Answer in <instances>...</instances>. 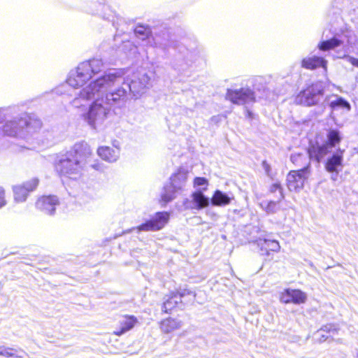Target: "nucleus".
Returning <instances> with one entry per match:
<instances>
[{"instance_id": "f257e3e1", "label": "nucleus", "mask_w": 358, "mask_h": 358, "mask_svg": "<svg viewBox=\"0 0 358 358\" xmlns=\"http://www.w3.org/2000/svg\"><path fill=\"white\" fill-rule=\"evenodd\" d=\"M103 68L102 60L93 59L79 64L76 68L70 71L66 80V84L74 89L81 88L77 96L71 101L73 106L79 108L82 105L81 101L95 98L110 86L111 83L121 80L122 71H113L93 79Z\"/></svg>"}, {"instance_id": "f03ea898", "label": "nucleus", "mask_w": 358, "mask_h": 358, "mask_svg": "<svg viewBox=\"0 0 358 358\" xmlns=\"http://www.w3.org/2000/svg\"><path fill=\"white\" fill-rule=\"evenodd\" d=\"M41 127L39 121L25 117L7 122L3 126V132L8 136L25 141L24 147L36 149L41 145L38 139Z\"/></svg>"}, {"instance_id": "7ed1b4c3", "label": "nucleus", "mask_w": 358, "mask_h": 358, "mask_svg": "<svg viewBox=\"0 0 358 358\" xmlns=\"http://www.w3.org/2000/svg\"><path fill=\"white\" fill-rule=\"evenodd\" d=\"M91 154V150L87 144H76L72 150L59 159L55 169L61 176L76 179L81 173L83 164Z\"/></svg>"}, {"instance_id": "20e7f679", "label": "nucleus", "mask_w": 358, "mask_h": 358, "mask_svg": "<svg viewBox=\"0 0 358 358\" xmlns=\"http://www.w3.org/2000/svg\"><path fill=\"white\" fill-rule=\"evenodd\" d=\"M102 93L92 99L94 101L90 105L87 110L81 115L83 120L94 129H98L103 124L110 110L108 103L101 97Z\"/></svg>"}, {"instance_id": "39448f33", "label": "nucleus", "mask_w": 358, "mask_h": 358, "mask_svg": "<svg viewBox=\"0 0 358 358\" xmlns=\"http://www.w3.org/2000/svg\"><path fill=\"white\" fill-rule=\"evenodd\" d=\"M118 71H122L121 80L117 83H111V85L118 84L122 80L127 83V86L129 89V92L132 97L138 99L141 97L151 86V78L145 71L134 72L123 78L124 71L122 69Z\"/></svg>"}, {"instance_id": "423d86ee", "label": "nucleus", "mask_w": 358, "mask_h": 358, "mask_svg": "<svg viewBox=\"0 0 358 358\" xmlns=\"http://www.w3.org/2000/svg\"><path fill=\"white\" fill-rule=\"evenodd\" d=\"M324 93V86L317 82L300 91L294 99V103L303 106H313L319 103Z\"/></svg>"}, {"instance_id": "0eeeda50", "label": "nucleus", "mask_w": 358, "mask_h": 358, "mask_svg": "<svg viewBox=\"0 0 358 358\" xmlns=\"http://www.w3.org/2000/svg\"><path fill=\"white\" fill-rule=\"evenodd\" d=\"M170 213L166 211L156 213L148 221L136 227L138 231H155L163 229L169 222Z\"/></svg>"}, {"instance_id": "6e6552de", "label": "nucleus", "mask_w": 358, "mask_h": 358, "mask_svg": "<svg viewBox=\"0 0 358 358\" xmlns=\"http://www.w3.org/2000/svg\"><path fill=\"white\" fill-rule=\"evenodd\" d=\"M310 174L309 167L306 166L298 171H290L287 176V185L290 191L299 192L303 188L304 182Z\"/></svg>"}, {"instance_id": "1a4fd4ad", "label": "nucleus", "mask_w": 358, "mask_h": 358, "mask_svg": "<svg viewBox=\"0 0 358 358\" xmlns=\"http://www.w3.org/2000/svg\"><path fill=\"white\" fill-rule=\"evenodd\" d=\"M182 205L185 210H200L210 205V199L199 190L193 191L183 200Z\"/></svg>"}, {"instance_id": "9d476101", "label": "nucleus", "mask_w": 358, "mask_h": 358, "mask_svg": "<svg viewBox=\"0 0 358 358\" xmlns=\"http://www.w3.org/2000/svg\"><path fill=\"white\" fill-rule=\"evenodd\" d=\"M226 98L235 104H245L255 100L254 92L249 88L229 89Z\"/></svg>"}, {"instance_id": "9b49d317", "label": "nucleus", "mask_w": 358, "mask_h": 358, "mask_svg": "<svg viewBox=\"0 0 358 358\" xmlns=\"http://www.w3.org/2000/svg\"><path fill=\"white\" fill-rule=\"evenodd\" d=\"M279 299L283 303L299 305L306 301L307 294L301 289L287 288L280 293Z\"/></svg>"}, {"instance_id": "f8f14e48", "label": "nucleus", "mask_w": 358, "mask_h": 358, "mask_svg": "<svg viewBox=\"0 0 358 358\" xmlns=\"http://www.w3.org/2000/svg\"><path fill=\"white\" fill-rule=\"evenodd\" d=\"M344 150L338 149L330 156L325 164V169L327 172L335 173L332 175L331 179L336 180V176L343 168Z\"/></svg>"}, {"instance_id": "ddd939ff", "label": "nucleus", "mask_w": 358, "mask_h": 358, "mask_svg": "<svg viewBox=\"0 0 358 358\" xmlns=\"http://www.w3.org/2000/svg\"><path fill=\"white\" fill-rule=\"evenodd\" d=\"M38 185V179L32 178L22 185L14 186L13 187V191L15 201L17 203L25 201L29 193L34 190Z\"/></svg>"}, {"instance_id": "4468645a", "label": "nucleus", "mask_w": 358, "mask_h": 358, "mask_svg": "<svg viewBox=\"0 0 358 358\" xmlns=\"http://www.w3.org/2000/svg\"><path fill=\"white\" fill-rule=\"evenodd\" d=\"M59 204L58 199L55 196H43L38 199L36 206L38 209L48 215L55 213L56 206Z\"/></svg>"}, {"instance_id": "2eb2a0df", "label": "nucleus", "mask_w": 358, "mask_h": 358, "mask_svg": "<svg viewBox=\"0 0 358 358\" xmlns=\"http://www.w3.org/2000/svg\"><path fill=\"white\" fill-rule=\"evenodd\" d=\"M137 322V318L133 315L122 316L119 320V327L114 330L113 334L118 336H122L133 329Z\"/></svg>"}, {"instance_id": "dca6fc26", "label": "nucleus", "mask_w": 358, "mask_h": 358, "mask_svg": "<svg viewBox=\"0 0 358 358\" xmlns=\"http://www.w3.org/2000/svg\"><path fill=\"white\" fill-rule=\"evenodd\" d=\"M327 64L328 62L326 59L317 56L307 57L301 61V66L304 69L313 70L322 67L325 72L327 71Z\"/></svg>"}, {"instance_id": "f3484780", "label": "nucleus", "mask_w": 358, "mask_h": 358, "mask_svg": "<svg viewBox=\"0 0 358 358\" xmlns=\"http://www.w3.org/2000/svg\"><path fill=\"white\" fill-rule=\"evenodd\" d=\"M188 178V171L185 169H179L170 178V185L175 190H181L185 185Z\"/></svg>"}, {"instance_id": "a211bd4d", "label": "nucleus", "mask_w": 358, "mask_h": 358, "mask_svg": "<svg viewBox=\"0 0 358 358\" xmlns=\"http://www.w3.org/2000/svg\"><path fill=\"white\" fill-rule=\"evenodd\" d=\"M98 155L103 160L114 162L117 160L120 156V149L109 146H101L97 150Z\"/></svg>"}, {"instance_id": "6ab92c4d", "label": "nucleus", "mask_w": 358, "mask_h": 358, "mask_svg": "<svg viewBox=\"0 0 358 358\" xmlns=\"http://www.w3.org/2000/svg\"><path fill=\"white\" fill-rule=\"evenodd\" d=\"M331 148L329 144L324 143L321 145L313 146L308 150L309 157L320 162L328 153Z\"/></svg>"}, {"instance_id": "aec40b11", "label": "nucleus", "mask_w": 358, "mask_h": 358, "mask_svg": "<svg viewBox=\"0 0 358 358\" xmlns=\"http://www.w3.org/2000/svg\"><path fill=\"white\" fill-rule=\"evenodd\" d=\"M232 199L233 197L229 194L220 190H215L210 199V203L215 206H225L230 204Z\"/></svg>"}, {"instance_id": "412c9836", "label": "nucleus", "mask_w": 358, "mask_h": 358, "mask_svg": "<svg viewBox=\"0 0 358 358\" xmlns=\"http://www.w3.org/2000/svg\"><path fill=\"white\" fill-rule=\"evenodd\" d=\"M182 327L181 321L173 319V318H167L162 320L160 322V329L164 334H171L173 331L180 329Z\"/></svg>"}, {"instance_id": "4be33fe9", "label": "nucleus", "mask_w": 358, "mask_h": 358, "mask_svg": "<svg viewBox=\"0 0 358 358\" xmlns=\"http://www.w3.org/2000/svg\"><path fill=\"white\" fill-rule=\"evenodd\" d=\"M170 185L164 187L163 192L161 194L159 203L162 207L165 206L168 203L171 201L176 198L178 190L173 189Z\"/></svg>"}, {"instance_id": "5701e85b", "label": "nucleus", "mask_w": 358, "mask_h": 358, "mask_svg": "<svg viewBox=\"0 0 358 358\" xmlns=\"http://www.w3.org/2000/svg\"><path fill=\"white\" fill-rule=\"evenodd\" d=\"M185 294V291L172 294L167 299L163 304L162 310L165 313H168L176 307V306L181 301V297Z\"/></svg>"}, {"instance_id": "b1692460", "label": "nucleus", "mask_w": 358, "mask_h": 358, "mask_svg": "<svg viewBox=\"0 0 358 358\" xmlns=\"http://www.w3.org/2000/svg\"><path fill=\"white\" fill-rule=\"evenodd\" d=\"M334 96L335 99L331 100L329 103V106L331 109H343L346 112H349L351 110L350 104L348 101L337 95Z\"/></svg>"}, {"instance_id": "393cba45", "label": "nucleus", "mask_w": 358, "mask_h": 358, "mask_svg": "<svg viewBox=\"0 0 358 358\" xmlns=\"http://www.w3.org/2000/svg\"><path fill=\"white\" fill-rule=\"evenodd\" d=\"M261 250L266 251V255H269V252H278L280 250V245L278 241L275 240L264 239L263 242H259Z\"/></svg>"}, {"instance_id": "a878e982", "label": "nucleus", "mask_w": 358, "mask_h": 358, "mask_svg": "<svg viewBox=\"0 0 358 358\" xmlns=\"http://www.w3.org/2000/svg\"><path fill=\"white\" fill-rule=\"evenodd\" d=\"M110 7L103 3H95L93 5L92 13L101 16L103 18L108 19L110 15Z\"/></svg>"}, {"instance_id": "bb28decb", "label": "nucleus", "mask_w": 358, "mask_h": 358, "mask_svg": "<svg viewBox=\"0 0 358 358\" xmlns=\"http://www.w3.org/2000/svg\"><path fill=\"white\" fill-rule=\"evenodd\" d=\"M324 327V328L318 330L315 334V336L317 337L320 341L327 340L330 336L334 335V331L337 330V329L335 327H337V325L328 324Z\"/></svg>"}, {"instance_id": "cd10ccee", "label": "nucleus", "mask_w": 358, "mask_h": 358, "mask_svg": "<svg viewBox=\"0 0 358 358\" xmlns=\"http://www.w3.org/2000/svg\"><path fill=\"white\" fill-rule=\"evenodd\" d=\"M192 186L194 191L199 190L204 193L208 189L209 181L204 177H196L193 180Z\"/></svg>"}, {"instance_id": "c85d7f7f", "label": "nucleus", "mask_w": 358, "mask_h": 358, "mask_svg": "<svg viewBox=\"0 0 358 358\" xmlns=\"http://www.w3.org/2000/svg\"><path fill=\"white\" fill-rule=\"evenodd\" d=\"M127 94L126 89L123 87L118 88L115 90L114 92H112L106 95V100L110 102H117L118 101L122 100Z\"/></svg>"}, {"instance_id": "c756f323", "label": "nucleus", "mask_w": 358, "mask_h": 358, "mask_svg": "<svg viewBox=\"0 0 358 358\" xmlns=\"http://www.w3.org/2000/svg\"><path fill=\"white\" fill-rule=\"evenodd\" d=\"M341 41L337 38H331L328 41H324L318 44V48L320 50L327 51L334 49L336 47L340 46Z\"/></svg>"}, {"instance_id": "7c9ffc66", "label": "nucleus", "mask_w": 358, "mask_h": 358, "mask_svg": "<svg viewBox=\"0 0 358 358\" xmlns=\"http://www.w3.org/2000/svg\"><path fill=\"white\" fill-rule=\"evenodd\" d=\"M341 136L340 132L335 129H331L328 132L327 144L332 148L340 143Z\"/></svg>"}, {"instance_id": "2f4dec72", "label": "nucleus", "mask_w": 358, "mask_h": 358, "mask_svg": "<svg viewBox=\"0 0 358 358\" xmlns=\"http://www.w3.org/2000/svg\"><path fill=\"white\" fill-rule=\"evenodd\" d=\"M291 161L298 166L309 165V160L306 154L294 153L291 155Z\"/></svg>"}, {"instance_id": "473e14b6", "label": "nucleus", "mask_w": 358, "mask_h": 358, "mask_svg": "<svg viewBox=\"0 0 358 358\" xmlns=\"http://www.w3.org/2000/svg\"><path fill=\"white\" fill-rule=\"evenodd\" d=\"M17 351L14 348L6 347L3 345L0 346V356L4 357L6 358H22L21 356L17 355Z\"/></svg>"}, {"instance_id": "72a5a7b5", "label": "nucleus", "mask_w": 358, "mask_h": 358, "mask_svg": "<svg viewBox=\"0 0 358 358\" xmlns=\"http://www.w3.org/2000/svg\"><path fill=\"white\" fill-rule=\"evenodd\" d=\"M262 206L268 213H273L276 212L278 209V203L273 201L268 203L265 207L263 206V204H262Z\"/></svg>"}, {"instance_id": "f704fd0d", "label": "nucleus", "mask_w": 358, "mask_h": 358, "mask_svg": "<svg viewBox=\"0 0 358 358\" xmlns=\"http://www.w3.org/2000/svg\"><path fill=\"white\" fill-rule=\"evenodd\" d=\"M270 191L273 193L275 192H278L280 194V196H279L280 200H281L284 198L282 188L281 185H280V183H278V182L273 183L270 187Z\"/></svg>"}, {"instance_id": "c9c22d12", "label": "nucleus", "mask_w": 358, "mask_h": 358, "mask_svg": "<svg viewBox=\"0 0 358 358\" xmlns=\"http://www.w3.org/2000/svg\"><path fill=\"white\" fill-rule=\"evenodd\" d=\"M6 203L5 189L0 187V209L4 207Z\"/></svg>"}, {"instance_id": "e433bc0d", "label": "nucleus", "mask_w": 358, "mask_h": 358, "mask_svg": "<svg viewBox=\"0 0 358 358\" xmlns=\"http://www.w3.org/2000/svg\"><path fill=\"white\" fill-rule=\"evenodd\" d=\"M345 58L352 65H353L354 66H356V67L358 68V59L357 58H355V57H352V56H348H348H345Z\"/></svg>"}, {"instance_id": "4c0bfd02", "label": "nucleus", "mask_w": 358, "mask_h": 358, "mask_svg": "<svg viewBox=\"0 0 358 358\" xmlns=\"http://www.w3.org/2000/svg\"><path fill=\"white\" fill-rule=\"evenodd\" d=\"M135 31L137 34H145L147 31V29L143 26H138L136 28Z\"/></svg>"}, {"instance_id": "58836bf2", "label": "nucleus", "mask_w": 358, "mask_h": 358, "mask_svg": "<svg viewBox=\"0 0 358 358\" xmlns=\"http://www.w3.org/2000/svg\"><path fill=\"white\" fill-rule=\"evenodd\" d=\"M247 113H248V117H250L252 116V113H251V112H250L249 110H248V112H247Z\"/></svg>"}, {"instance_id": "ea45409f", "label": "nucleus", "mask_w": 358, "mask_h": 358, "mask_svg": "<svg viewBox=\"0 0 358 358\" xmlns=\"http://www.w3.org/2000/svg\"><path fill=\"white\" fill-rule=\"evenodd\" d=\"M264 164V166L265 169L267 170L268 164H266V162H264V164Z\"/></svg>"}, {"instance_id": "a19ab883", "label": "nucleus", "mask_w": 358, "mask_h": 358, "mask_svg": "<svg viewBox=\"0 0 358 358\" xmlns=\"http://www.w3.org/2000/svg\"><path fill=\"white\" fill-rule=\"evenodd\" d=\"M357 358H358V354H357Z\"/></svg>"}]
</instances>
